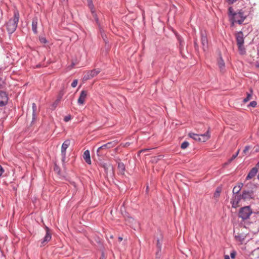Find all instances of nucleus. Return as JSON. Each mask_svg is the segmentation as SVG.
I'll list each match as a JSON object with an SVG mask.
<instances>
[{"mask_svg":"<svg viewBox=\"0 0 259 259\" xmlns=\"http://www.w3.org/2000/svg\"><path fill=\"white\" fill-rule=\"evenodd\" d=\"M252 213V210L249 206H244L239 209L238 217L241 218L242 221H245L249 219Z\"/></svg>","mask_w":259,"mask_h":259,"instance_id":"20e7f679","label":"nucleus"},{"mask_svg":"<svg viewBox=\"0 0 259 259\" xmlns=\"http://www.w3.org/2000/svg\"><path fill=\"white\" fill-rule=\"evenodd\" d=\"M62 2H66L67 0H60Z\"/></svg>","mask_w":259,"mask_h":259,"instance_id":"603ef678","label":"nucleus"},{"mask_svg":"<svg viewBox=\"0 0 259 259\" xmlns=\"http://www.w3.org/2000/svg\"><path fill=\"white\" fill-rule=\"evenodd\" d=\"M220 191L219 190V189H217L216 192L214 194V196L217 197L220 195Z\"/></svg>","mask_w":259,"mask_h":259,"instance_id":"79ce46f5","label":"nucleus"},{"mask_svg":"<svg viewBox=\"0 0 259 259\" xmlns=\"http://www.w3.org/2000/svg\"><path fill=\"white\" fill-rule=\"evenodd\" d=\"M46 230V235L41 241V246H45L51 239L52 235L50 229L47 226L45 227Z\"/></svg>","mask_w":259,"mask_h":259,"instance_id":"1a4fd4ad","label":"nucleus"},{"mask_svg":"<svg viewBox=\"0 0 259 259\" xmlns=\"http://www.w3.org/2000/svg\"><path fill=\"white\" fill-rule=\"evenodd\" d=\"M251 149V147L250 146H246L243 150L242 153L244 155H246L248 151Z\"/></svg>","mask_w":259,"mask_h":259,"instance_id":"2f4dec72","label":"nucleus"},{"mask_svg":"<svg viewBox=\"0 0 259 259\" xmlns=\"http://www.w3.org/2000/svg\"><path fill=\"white\" fill-rule=\"evenodd\" d=\"M5 170L1 165H0V177H2Z\"/></svg>","mask_w":259,"mask_h":259,"instance_id":"ea45409f","label":"nucleus"},{"mask_svg":"<svg viewBox=\"0 0 259 259\" xmlns=\"http://www.w3.org/2000/svg\"><path fill=\"white\" fill-rule=\"evenodd\" d=\"M71 118V117L70 115H68L67 116H66L64 118V121L65 122H68L69 121Z\"/></svg>","mask_w":259,"mask_h":259,"instance_id":"c9c22d12","label":"nucleus"},{"mask_svg":"<svg viewBox=\"0 0 259 259\" xmlns=\"http://www.w3.org/2000/svg\"><path fill=\"white\" fill-rule=\"evenodd\" d=\"M225 259H230L228 255H225L224 256Z\"/></svg>","mask_w":259,"mask_h":259,"instance_id":"de8ad7c7","label":"nucleus"},{"mask_svg":"<svg viewBox=\"0 0 259 259\" xmlns=\"http://www.w3.org/2000/svg\"><path fill=\"white\" fill-rule=\"evenodd\" d=\"M236 252L235 251H233L231 252L230 256L232 258H234L235 257Z\"/></svg>","mask_w":259,"mask_h":259,"instance_id":"37998d69","label":"nucleus"},{"mask_svg":"<svg viewBox=\"0 0 259 259\" xmlns=\"http://www.w3.org/2000/svg\"><path fill=\"white\" fill-rule=\"evenodd\" d=\"M39 40L41 43L46 44L47 42V40L45 37H41L39 39Z\"/></svg>","mask_w":259,"mask_h":259,"instance_id":"58836bf2","label":"nucleus"},{"mask_svg":"<svg viewBox=\"0 0 259 259\" xmlns=\"http://www.w3.org/2000/svg\"><path fill=\"white\" fill-rule=\"evenodd\" d=\"M101 166L104 169L105 172L107 174L109 172H113V167L111 163L103 162L101 163Z\"/></svg>","mask_w":259,"mask_h":259,"instance_id":"dca6fc26","label":"nucleus"},{"mask_svg":"<svg viewBox=\"0 0 259 259\" xmlns=\"http://www.w3.org/2000/svg\"><path fill=\"white\" fill-rule=\"evenodd\" d=\"M194 48H195V50H196V51H198V49H199L198 45V44H197V40H195L194 41Z\"/></svg>","mask_w":259,"mask_h":259,"instance_id":"4c0bfd02","label":"nucleus"},{"mask_svg":"<svg viewBox=\"0 0 259 259\" xmlns=\"http://www.w3.org/2000/svg\"><path fill=\"white\" fill-rule=\"evenodd\" d=\"M156 246L157 248V254L158 252L161 251V247H162V239H157V244Z\"/></svg>","mask_w":259,"mask_h":259,"instance_id":"bb28decb","label":"nucleus"},{"mask_svg":"<svg viewBox=\"0 0 259 259\" xmlns=\"http://www.w3.org/2000/svg\"><path fill=\"white\" fill-rule=\"evenodd\" d=\"M177 38H178L179 43L180 49L181 50L182 49V48L184 47V42L181 37L178 36Z\"/></svg>","mask_w":259,"mask_h":259,"instance_id":"c756f323","label":"nucleus"},{"mask_svg":"<svg viewBox=\"0 0 259 259\" xmlns=\"http://www.w3.org/2000/svg\"><path fill=\"white\" fill-rule=\"evenodd\" d=\"M63 95L60 93L59 95L57 97V99L55 100V101L51 105V109L52 110H54L56 109V108L57 107L58 104L60 102L62 98Z\"/></svg>","mask_w":259,"mask_h":259,"instance_id":"6ab92c4d","label":"nucleus"},{"mask_svg":"<svg viewBox=\"0 0 259 259\" xmlns=\"http://www.w3.org/2000/svg\"><path fill=\"white\" fill-rule=\"evenodd\" d=\"M5 83L4 80L0 77V90L3 89L5 86Z\"/></svg>","mask_w":259,"mask_h":259,"instance_id":"72a5a7b5","label":"nucleus"},{"mask_svg":"<svg viewBox=\"0 0 259 259\" xmlns=\"http://www.w3.org/2000/svg\"><path fill=\"white\" fill-rule=\"evenodd\" d=\"M99 259H105V256L103 252L102 253L101 256L100 257Z\"/></svg>","mask_w":259,"mask_h":259,"instance_id":"49530a36","label":"nucleus"},{"mask_svg":"<svg viewBox=\"0 0 259 259\" xmlns=\"http://www.w3.org/2000/svg\"><path fill=\"white\" fill-rule=\"evenodd\" d=\"M189 144L188 142L187 141H184V142H183L181 144V147L182 149H185L186 148H187L188 146H189Z\"/></svg>","mask_w":259,"mask_h":259,"instance_id":"473e14b6","label":"nucleus"},{"mask_svg":"<svg viewBox=\"0 0 259 259\" xmlns=\"http://www.w3.org/2000/svg\"><path fill=\"white\" fill-rule=\"evenodd\" d=\"M37 23H38V19L37 17H34L32 19V30L34 34L37 33Z\"/></svg>","mask_w":259,"mask_h":259,"instance_id":"a211bd4d","label":"nucleus"},{"mask_svg":"<svg viewBox=\"0 0 259 259\" xmlns=\"http://www.w3.org/2000/svg\"><path fill=\"white\" fill-rule=\"evenodd\" d=\"M254 167H257V169H258L259 168V161L257 163L255 166Z\"/></svg>","mask_w":259,"mask_h":259,"instance_id":"09e8293b","label":"nucleus"},{"mask_svg":"<svg viewBox=\"0 0 259 259\" xmlns=\"http://www.w3.org/2000/svg\"><path fill=\"white\" fill-rule=\"evenodd\" d=\"M201 41L203 51L206 52L208 50V40L205 32H201Z\"/></svg>","mask_w":259,"mask_h":259,"instance_id":"f8f14e48","label":"nucleus"},{"mask_svg":"<svg viewBox=\"0 0 259 259\" xmlns=\"http://www.w3.org/2000/svg\"><path fill=\"white\" fill-rule=\"evenodd\" d=\"M32 122H33L35 120L36 117V110H37V106L35 103H33L32 105Z\"/></svg>","mask_w":259,"mask_h":259,"instance_id":"5701e85b","label":"nucleus"},{"mask_svg":"<svg viewBox=\"0 0 259 259\" xmlns=\"http://www.w3.org/2000/svg\"><path fill=\"white\" fill-rule=\"evenodd\" d=\"M77 79H75L71 83V87L72 88H75L76 87L77 84Z\"/></svg>","mask_w":259,"mask_h":259,"instance_id":"e433bc0d","label":"nucleus"},{"mask_svg":"<svg viewBox=\"0 0 259 259\" xmlns=\"http://www.w3.org/2000/svg\"><path fill=\"white\" fill-rule=\"evenodd\" d=\"M118 170H119V172L121 174H124V172L125 169V165L123 164V163H122V162L118 163Z\"/></svg>","mask_w":259,"mask_h":259,"instance_id":"a878e982","label":"nucleus"},{"mask_svg":"<svg viewBox=\"0 0 259 259\" xmlns=\"http://www.w3.org/2000/svg\"><path fill=\"white\" fill-rule=\"evenodd\" d=\"M116 145L117 142L115 141L109 142L105 144H104L98 148L97 150V154L99 156H102L104 155V153L101 152L102 150L112 148L115 147Z\"/></svg>","mask_w":259,"mask_h":259,"instance_id":"423d86ee","label":"nucleus"},{"mask_svg":"<svg viewBox=\"0 0 259 259\" xmlns=\"http://www.w3.org/2000/svg\"><path fill=\"white\" fill-rule=\"evenodd\" d=\"M238 51L240 55H243L246 54V49L243 45H238Z\"/></svg>","mask_w":259,"mask_h":259,"instance_id":"393cba45","label":"nucleus"},{"mask_svg":"<svg viewBox=\"0 0 259 259\" xmlns=\"http://www.w3.org/2000/svg\"><path fill=\"white\" fill-rule=\"evenodd\" d=\"M20 18V14L18 10H15L14 12V16L10 18L5 25L8 33L10 34L14 33L18 26V23Z\"/></svg>","mask_w":259,"mask_h":259,"instance_id":"f03ea898","label":"nucleus"},{"mask_svg":"<svg viewBox=\"0 0 259 259\" xmlns=\"http://www.w3.org/2000/svg\"><path fill=\"white\" fill-rule=\"evenodd\" d=\"M189 136L191 138H192L196 141L203 142H205L210 137L208 131H207L206 133L201 135L190 133L189 134Z\"/></svg>","mask_w":259,"mask_h":259,"instance_id":"39448f33","label":"nucleus"},{"mask_svg":"<svg viewBox=\"0 0 259 259\" xmlns=\"http://www.w3.org/2000/svg\"><path fill=\"white\" fill-rule=\"evenodd\" d=\"M252 232L253 233H257L259 232V220L255 221L250 226Z\"/></svg>","mask_w":259,"mask_h":259,"instance_id":"aec40b11","label":"nucleus"},{"mask_svg":"<svg viewBox=\"0 0 259 259\" xmlns=\"http://www.w3.org/2000/svg\"><path fill=\"white\" fill-rule=\"evenodd\" d=\"M240 191V188H238L237 186H235L233 189V195H238Z\"/></svg>","mask_w":259,"mask_h":259,"instance_id":"7c9ffc66","label":"nucleus"},{"mask_svg":"<svg viewBox=\"0 0 259 259\" xmlns=\"http://www.w3.org/2000/svg\"><path fill=\"white\" fill-rule=\"evenodd\" d=\"M257 105V103L256 101H251L249 104V106H251V107H256Z\"/></svg>","mask_w":259,"mask_h":259,"instance_id":"f704fd0d","label":"nucleus"},{"mask_svg":"<svg viewBox=\"0 0 259 259\" xmlns=\"http://www.w3.org/2000/svg\"><path fill=\"white\" fill-rule=\"evenodd\" d=\"M240 150L238 149L236 153L233 154L231 158L228 160V161L223 164V167H226L227 165L229 164L236 157L238 156Z\"/></svg>","mask_w":259,"mask_h":259,"instance_id":"4be33fe9","label":"nucleus"},{"mask_svg":"<svg viewBox=\"0 0 259 259\" xmlns=\"http://www.w3.org/2000/svg\"><path fill=\"white\" fill-rule=\"evenodd\" d=\"M83 159H84V160L85 161V162L88 164H91L90 154V152L88 150H85L83 154Z\"/></svg>","mask_w":259,"mask_h":259,"instance_id":"412c9836","label":"nucleus"},{"mask_svg":"<svg viewBox=\"0 0 259 259\" xmlns=\"http://www.w3.org/2000/svg\"><path fill=\"white\" fill-rule=\"evenodd\" d=\"M218 66L221 70V71H222V72L225 69V64L224 61L223 60L222 57H220V58L218 60Z\"/></svg>","mask_w":259,"mask_h":259,"instance_id":"b1692460","label":"nucleus"},{"mask_svg":"<svg viewBox=\"0 0 259 259\" xmlns=\"http://www.w3.org/2000/svg\"><path fill=\"white\" fill-rule=\"evenodd\" d=\"M252 95V91L251 90L249 93H247V96L246 98H245L243 101L244 103H246L249 100H250L251 98Z\"/></svg>","mask_w":259,"mask_h":259,"instance_id":"c85d7f7f","label":"nucleus"},{"mask_svg":"<svg viewBox=\"0 0 259 259\" xmlns=\"http://www.w3.org/2000/svg\"><path fill=\"white\" fill-rule=\"evenodd\" d=\"M234 235L235 240L239 242L241 244H242L246 238L247 234L242 232H241L240 231L236 232V231H234Z\"/></svg>","mask_w":259,"mask_h":259,"instance_id":"9b49d317","label":"nucleus"},{"mask_svg":"<svg viewBox=\"0 0 259 259\" xmlns=\"http://www.w3.org/2000/svg\"><path fill=\"white\" fill-rule=\"evenodd\" d=\"M228 15L232 24L235 23L241 24L246 18V16L245 15L242 10H239L235 12L232 7L229 8Z\"/></svg>","mask_w":259,"mask_h":259,"instance_id":"f257e3e1","label":"nucleus"},{"mask_svg":"<svg viewBox=\"0 0 259 259\" xmlns=\"http://www.w3.org/2000/svg\"><path fill=\"white\" fill-rule=\"evenodd\" d=\"M236 186L237 187V188H240V190H241L243 186V184L241 183H238Z\"/></svg>","mask_w":259,"mask_h":259,"instance_id":"c03bdc74","label":"nucleus"},{"mask_svg":"<svg viewBox=\"0 0 259 259\" xmlns=\"http://www.w3.org/2000/svg\"><path fill=\"white\" fill-rule=\"evenodd\" d=\"M237 0H226V1L229 4H233V3H235Z\"/></svg>","mask_w":259,"mask_h":259,"instance_id":"a19ab883","label":"nucleus"},{"mask_svg":"<svg viewBox=\"0 0 259 259\" xmlns=\"http://www.w3.org/2000/svg\"><path fill=\"white\" fill-rule=\"evenodd\" d=\"M237 45H244V38L243 32L240 31L237 32L235 34Z\"/></svg>","mask_w":259,"mask_h":259,"instance_id":"4468645a","label":"nucleus"},{"mask_svg":"<svg viewBox=\"0 0 259 259\" xmlns=\"http://www.w3.org/2000/svg\"><path fill=\"white\" fill-rule=\"evenodd\" d=\"M242 197L240 195H233L231 200V203L232 204V207H238L239 206V203Z\"/></svg>","mask_w":259,"mask_h":259,"instance_id":"ddd939ff","label":"nucleus"},{"mask_svg":"<svg viewBox=\"0 0 259 259\" xmlns=\"http://www.w3.org/2000/svg\"><path fill=\"white\" fill-rule=\"evenodd\" d=\"M88 5L92 13H94V6L93 3V0H87Z\"/></svg>","mask_w":259,"mask_h":259,"instance_id":"cd10ccee","label":"nucleus"},{"mask_svg":"<svg viewBox=\"0 0 259 259\" xmlns=\"http://www.w3.org/2000/svg\"><path fill=\"white\" fill-rule=\"evenodd\" d=\"M255 185L251 183L246 184L243 188L242 194L240 195L242 199L244 200H248L253 199L254 197L253 188Z\"/></svg>","mask_w":259,"mask_h":259,"instance_id":"7ed1b4c3","label":"nucleus"},{"mask_svg":"<svg viewBox=\"0 0 259 259\" xmlns=\"http://www.w3.org/2000/svg\"><path fill=\"white\" fill-rule=\"evenodd\" d=\"M101 72L99 68L94 69L92 70L88 71L86 74L84 75L83 79L85 80L90 79L96 76Z\"/></svg>","mask_w":259,"mask_h":259,"instance_id":"9d476101","label":"nucleus"},{"mask_svg":"<svg viewBox=\"0 0 259 259\" xmlns=\"http://www.w3.org/2000/svg\"><path fill=\"white\" fill-rule=\"evenodd\" d=\"M9 97L6 92L0 90V107L5 106L8 102Z\"/></svg>","mask_w":259,"mask_h":259,"instance_id":"6e6552de","label":"nucleus"},{"mask_svg":"<svg viewBox=\"0 0 259 259\" xmlns=\"http://www.w3.org/2000/svg\"><path fill=\"white\" fill-rule=\"evenodd\" d=\"M150 150V149H142V150H140V151H139V152H140V153L144 152H146V151H148V150Z\"/></svg>","mask_w":259,"mask_h":259,"instance_id":"a18cd8bd","label":"nucleus"},{"mask_svg":"<svg viewBox=\"0 0 259 259\" xmlns=\"http://www.w3.org/2000/svg\"><path fill=\"white\" fill-rule=\"evenodd\" d=\"M70 143L69 140H66L64 142L61 146V160L63 163H65L66 160V150L70 145Z\"/></svg>","mask_w":259,"mask_h":259,"instance_id":"0eeeda50","label":"nucleus"},{"mask_svg":"<svg viewBox=\"0 0 259 259\" xmlns=\"http://www.w3.org/2000/svg\"><path fill=\"white\" fill-rule=\"evenodd\" d=\"M118 239H119V240L120 241H122V237H118Z\"/></svg>","mask_w":259,"mask_h":259,"instance_id":"3c124183","label":"nucleus"},{"mask_svg":"<svg viewBox=\"0 0 259 259\" xmlns=\"http://www.w3.org/2000/svg\"><path fill=\"white\" fill-rule=\"evenodd\" d=\"M88 95V92L82 90L80 92V96L78 99L77 103L78 105H83L84 103L85 100Z\"/></svg>","mask_w":259,"mask_h":259,"instance_id":"2eb2a0df","label":"nucleus"},{"mask_svg":"<svg viewBox=\"0 0 259 259\" xmlns=\"http://www.w3.org/2000/svg\"><path fill=\"white\" fill-rule=\"evenodd\" d=\"M258 170L257 167H253L248 172L246 177V180H250L253 178L256 175Z\"/></svg>","mask_w":259,"mask_h":259,"instance_id":"f3484780","label":"nucleus"},{"mask_svg":"<svg viewBox=\"0 0 259 259\" xmlns=\"http://www.w3.org/2000/svg\"><path fill=\"white\" fill-rule=\"evenodd\" d=\"M95 19H96V22H97V23H98V22H99V19H98V18L97 17V15H96V14H95Z\"/></svg>","mask_w":259,"mask_h":259,"instance_id":"8fccbe9b","label":"nucleus"}]
</instances>
